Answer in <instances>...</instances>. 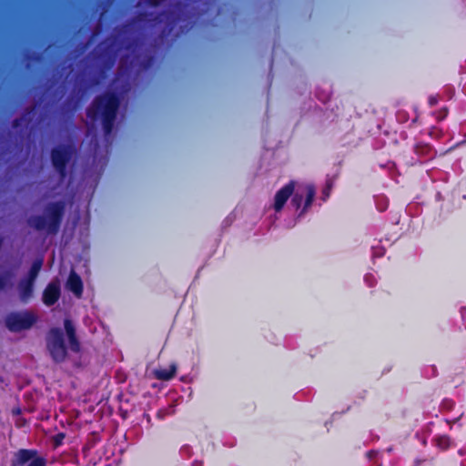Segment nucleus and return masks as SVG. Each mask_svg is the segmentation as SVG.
Here are the masks:
<instances>
[{"label": "nucleus", "instance_id": "nucleus-14", "mask_svg": "<svg viewBox=\"0 0 466 466\" xmlns=\"http://www.w3.org/2000/svg\"><path fill=\"white\" fill-rule=\"evenodd\" d=\"M414 152L421 157L431 159L435 156V151L429 144L418 143L414 147Z\"/></svg>", "mask_w": 466, "mask_h": 466}, {"label": "nucleus", "instance_id": "nucleus-24", "mask_svg": "<svg viewBox=\"0 0 466 466\" xmlns=\"http://www.w3.org/2000/svg\"><path fill=\"white\" fill-rule=\"evenodd\" d=\"M137 46V39H131L128 40L125 45H123V47L126 50H133Z\"/></svg>", "mask_w": 466, "mask_h": 466}, {"label": "nucleus", "instance_id": "nucleus-23", "mask_svg": "<svg viewBox=\"0 0 466 466\" xmlns=\"http://www.w3.org/2000/svg\"><path fill=\"white\" fill-rule=\"evenodd\" d=\"M167 0H145V3L147 6L150 7H158Z\"/></svg>", "mask_w": 466, "mask_h": 466}, {"label": "nucleus", "instance_id": "nucleus-22", "mask_svg": "<svg viewBox=\"0 0 466 466\" xmlns=\"http://www.w3.org/2000/svg\"><path fill=\"white\" fill-rule=\"evenodd\" d=\"M448 114H449L448 107L443 106L435 113V116L438 121H442L443 119H445L447 117Z\"/></svg>", "mask_w": 466, "mask_h": 466}, {"label": "nucleus", "instance_id": "nucleus-18", "mask_svg": "<svg viewBox=\"0 0 466 466\" xmlns=\"http://www.w3.org/2000/svg\"><path fill=\"white\" fill-rule=\"evenodd\" d=\"M315 188L313 186H308L306 188V198L304 201V207L299 215H302L307 209L312 205V202L315 198Z\"/></svg>", "mask_w": 466, "mask_h": 466}, {"label": "nucleus", "instance_id": "nucleus-3", "mask_svg": "<svg viewBox=\"0 0 466 466\" xmlns=\"http://www.w3.org/2000/svg\"><path fill=\"white\" fill-rule=\"evenodd\" d=\"M76 153V148L71 144H60L51 149V163L61 181L66 178L68 174L67 166Z\"/></svg>", "mask_w": 466, "mask_h": 466}, {"label": "nucleus", "instance_id": "nucleus-25", "mask_svg": "<svg viewBox=\"0 0 466 466\" xmlns=\"http://www.w3.org/2000/svg\"><path fill=\"white\" fill-rule=\"evenodd\" d=\"M439 103V96L437 95L430 96L428 98V104L431 107L435 106Z\"/></svg>", "mask_w": 466, "mask_h": 466}, {"label": "nucleus", "instance_id": "nucleus-6", "mask_svg": "<svg viewBox=\"0 0 466 466\" xmlns=\"http://www.w3.org/2000/svg\"><path fill=\"white\" fill-rule=\"evenodd\" d=\"M37 320L35 313L24 310L14 311L6 315L5 323L6 328L12 332H19L29 329Z\"/></svg>", "mask_w": 466, "mask_h": 466}, {"label": "nucleus", "instance_id": "nucleus-28", "mask_svg": "<svg viewBox=\"0 0 466 466\" xmlns=\"http://www.w3.org/2000/svg\"><path fill=\"white\" fill-rule=\"evenodd\" d=\"M153 60H154L153 56H149L147 59L146 63L144 64V68H148L151 66V64L153 63Z\"/></svg>", "mask_w": 466, "mask_h": 466}, {"label": "nucleus", "instance_id": "nucleus-27", "mask_svg": "<svg viewBox=\"0 0 466 466\" xmlns=\"http://www.w3.org/2000/svg\"><path fill=\"white\" fill-rule=\"evenodd\" d=\"M152 15V14L140 13V14L137 16L136 20H137V21H139V22L146 21L147 17L148 15Z\"/></svg>", "mask_w": 466, "mask_h": 466}, {"label": "nucleus", "instance_id": "nucleus-4", "mask_svg": "<svg viewBox=\"0 0 466 466\" xmlns=\"http://www.w3.org/2000/svg\"><path fill=\"white\" fill-rule=\"evenodd\" d=\"M186 5L181 1H177L174 5V9L164 10L150 20L151 25L156 26L160 25L164 20L163 18H165L166 25L159 35L162 40L167 39L172 34L177 23L181 20Z\"/></svg>", "mask_w": 466, "mask_h": 466}, {"label": "nucleus", "instance_id": "nucleus-32", "mask_svg": "<svg viewBox=\"0 0 466 466\" xmlns=\"http://www.w3.org/2000/svg\"><path fill=\"white\" fill-rule=\"evenodd\" d=\"M40 59V56L39 55H35L34 57H33V60L35 61H38Z\"/></svg>", "mask_w": 466, "mask_h": 466}, {"label": "nucleus", "instance_id": "nucleus-12", "mask_svg": "<svg viewBox=\"0 0 466 466\" xmlns=\"http://www.w3.org/2000/svg\"><path fill=\"white\" fill-rule=\"evenodd\" d=\"M66 288L72 291L76 297H81L83 293V281L80 278V276L72 270L69 273L67 281H66Z\"/></svg>", "mask_w": 466, "mask_h": 466}, {"label": "nucleus", "instance_id": "nucleus-16", "mask_svg": "<svg viewBox=\"0 0 466 466\" xmlns=\"http://www.w3.org/2000/svg\"><path fill=\"white\" fill-rule=\"evenodd\" d=\"M176 371H177L176 365H171L168 369L155 370L154 375L157 380H169L175 377Z\"/></svg>", "mask_w": 466, "mask_h": 466}, {"label": "nucleus", "instance_id": "nucleus-5", "mask_svg": "<svg viewBox=\"0 0 466 466\" xmlns=\"http://www.w3.org/2000/svg\"><path fill=\"white\" fill-rule=\"evenodd\" d=\"M46 349L56 363L64 362L68 355L64 331L60 328H51L46 334Z\"/></svg>", "mask_w": 466, "mask_h": 466}, {"label": "nucleus", "instance_id": "nucleus-1", "mask_svg": "<svg viewBox=\"0 0 466 466\" xmlns=\"http://www.w3.org/2000/svg\"><path fill=\"white\" fill-rule=\"evenodd\" d=\"M120 106V98L117 93L106 91L97 95L86 108V116L92 122L101 120L106 136L111 134Z\"/></svg>", "mask_w": 466, "mask_h": 466}, {"label": "nucleus", "instance_id": "nucleus-26", "mask_svg": "<svg viewBox=\"0 0 466 466\" xmlns=\"http://www.w3.org/2000/svg\"><path fill=\"white\" fill-rule=\"evenodd\" d=\"M25 121L24 117H16L12 121V127L13 128H18L22 126L23 122Z\"/></svg>", "mask_w": 466, "mask_h": 466}, {"label": "nucleus", "instance_id": "nucleus-9", "mask_svg": "<svg viewBox=\"0 0 466 466\" xmlns=\"http://www.w3.org/2000/svg\"><path fill=\"white\" fill-rule=\"evenodd\" d=\"M61 296V288L58 280H53L47 284L43 291L42 300L46 306L55 305Z\"/></svg>", "mask_w": 466, "mask_h": 466}, {"label": "nucleus", "instance_id": "nucleus-29", "mask_svg": "<svg viewBox=\"0 0 466 466\" xmlns=\"http://www.w3.org/2000/svg\"><path fill=\"white\" fill-rule=\"evenodd\" d=\"M437 132L438 130L436 129V127H431V129L429 132V136L435 138L438 137Z\"/></svg>", "mask_w": 466, "mask_h": 466}, {"label": "nucleus", "instance_id": "nucleus-8", "mask_svg": "<svg viewBox=\"0 0 466 466\" xmlns=\"http://www.w3.org/2000/svg\"><path fill=\"white\" fill-rule=\"evenodd\" d=\"M294 188L295 182L291 180L276 192L273 206L276 212L282 210L288 199L292 196Z\"/></svg>", "mask_w": 466, "mask_h": 466}, {"label": "nucleus", "instance_id": "nucleus-13", "mask_svg": "<svg viewBox=\"0 0 466 466\" xmlns=\"http://www.w3.org/2000/svg\"><path fill=\"white\" fill-rule=\"evenodd\" d=\"M118 49H114L111 46L104 48L100 54V57L103 59L105 66L111 68L116 59Z\"/></svg>", "mask_w": 466, "mask_h": 466}, {"label": "nucleus", "instance_id": "nucleus-21", "mask_svg": "<svg viewBox=\"0 0 466 466\" xmlns=\"http://www.w3.org/2000/svg\"><path fill=\"white\" fill-rule=\"evenodd\" d=\"M66 438V433L58 432L53 437V444L56 448L61 446L63 444L64 439Z\"/></svg>", "mask_w": 466, "mask_h": 466}, {"label": "nucleus", "instance_id": "nucleus-17", "mask_svg": "<svg viewBox=\"0 0 466 466\" xmlns=\"http://www.w3.org/2000/svg\"><path fill=\"white\" fill-rule=\"evenodd\" d=\"M433 441L441 451H447L453 446V441L448 435L436 436Z\"/></svg>", "mask_w": 466, "mask_h": 466}, {"label": "nucleus", "instance_id": "nucleus-10", "mask_svg": "<svg viewBox=\"0 0 466 466\" xmlns=\"http://www.w3.org/2000/svg\"><path fill=\"white\" fill-rule=\"evenodd\" d=\"M64 328L68 339L70 350L75 353H79L81 351V344L76 336V328L72 320L66 319L64 320Z\"/></svg>", "mask_w": 466, "mask_h": 466}, {"label": "nucleus", "instance_id": "nucleus-31", "mask_svg": "<svg viewBox=\"0 0 466 466\" xmlns=\"http://www.w3.org/2000/svg\"><path fill=\"white\" fill-rule=\"evenodd\" d=\"M34 109H35L34 107L26 108V109H25V113H26V114H30L31 112H33V111H34Z\"/></svg>", "mask_w": 466, "mask_h": 466}, {"label": "nucleus", "instance_id": "nucleus-7", "mask_svg": "<svg viewBox=\"0 0 466 466\" xmlns=\"http://www.w3.org/2000/svg\"><path fill=\"white\" fill-rule=\"evenodd\" d=\"M46 466V460L36 450L20 449L11 461V466Z\"/></svg>", "mask_w": 466, "mask_h": 466}, {"label": "nucleus", "instance_id": "nucleus-19", "mask_svg": "<svg viewBox=\"0 0 466 466\" xmlns=\"http://www.w3.org/2000/svg\"><path fill=\"white\" fill-rule=\"evenodd\" d=\"M304 196L303 194H299V192L295 193L291 198V205L299 209L303 202Z\"/></svg>", "mask_w": 466, "mask_h": 466}, {"label": "nucleus", "instance_id": "nucleus-30", "mask_svg": "<svg viewBox=\"0 0 466 466\" xmlns=\"http://www.w3.org/2000/svg\"><path fill=\"white\" fill-rule=\"evenodd\" d=\"M129 26H130V25H127H127H122V26L118 29L119 33H120V34H122V33H126V32H127V30L129 29Z\"/></svg>", "mask_w": 466, "mask_h": 466}, {"label": "nucleus", "instance_id": "nucleus-15", "mask_svg": "<svg viewBox=\"0 0 466 466\" xmlns=\"http://www.w3.org/2000/svg\"><path fill=\"white\" fill-rule=\"evenodd\" d=\"M42 266H43L42 258H36L35 260H34L26 276L24 279L35 283V280H36L38 274L42 268Z\"/></svg>", "mask_w": 466, "mask_h": 466}, {"label": "nucleus", "instance_id": "nucleus-20", "mask_svg": "<svg viewBox=\"0 0 466 466\" xmlns=\"http://www.w3.org/2000/svg\"><path fill=\"white\" fill-rule=\"evenodd\" d=\"M10 279L11 273L8 271L4 274H0V291L4 290L7 287Z\"/></svg>", "mask_w": 466, "mask_h": 466}, {"label": "nucleus", "instance_id": "nucleus-33", "mask_svg": "<svg viewBox=\"0 0 466 466\" xmlns=\"http://www.w3.org/2000/svg\"><path fill=\"white\" fill-rule=\"evenodd\" d=\"M272 65H273V59H271V61H270V67H272Z\"/></svg>", "mask_w": 466, "mask_h": 466}, {"label": "nucleus", "instance_id": "nucleus-2", "mask_svg": "<svg viewBox=\"0 0 466 466\" xmlns=\"http://www.w3.org/2000/svg\"><path fill=\"white\" fill-rule=\"evenodd\" d=\"M66 211V203L62 200L46 205L43 215L32 216L27 219L30 228L44 231L46 235H56L61 228Z\"/></svg>", "mask_w": 466, "mask_h": 466}, {"label": "nucleus", "instance_id": "nucleus-11", "mask_svg": "<svg viewBox=\"0 0 466 466\" xmlns=\"http://www.w3.org/2000/svg\"><path fill=\"white\" fill-rule=\"evenodd\" d=\"M35 284L32 281L21 279L17 283V292L19 300L27 304L34 297Z\"/></svg>", "mask_w": 466, "mask_h": 466}]
</instances>
